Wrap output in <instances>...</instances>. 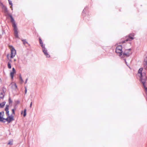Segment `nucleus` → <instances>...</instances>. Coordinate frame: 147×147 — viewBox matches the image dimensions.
Returning <instances> with one entry per match:
<instances>
[{
	"label": "nucleus",
	"mask_w": 147,
	"mask_h": 147,
	"mask_svg": "<svg viewBox=\"0 0 147 147\" xmlns=\"http://www.w3.org/2000/svg\"><path fill=\"white\" fill-rule=\"evenodd\" d=\"M14 61H16V59H14Z\"/></svg>",
	"instance_id": "cd10ccee"
},
{
	"label": "nucleus",
	"mask_w": 147,
	"mask_h": 147,
	"mask_svg": "<svg viewBox=\"0 0 147 147\" xmlns=\"http://www.w3.org/2000/svg\"><path fill=\"white\" fill-rule=\"evenodd\" d=\"M39 41L40 44L41 45V46L42 47V48L45 47V45L43 44V42L41 38H39Z\"/></svg>",
	"instance_id": "f8f14e48"
},
{
	"label": "nucleus",
	"mask_w": 147,
	"mask_h": 147,
	"mask_svg": "<svg viewBox=\"0 0 147 147\" xmlns=\"http://www.w3.org/2000/svg\"><path fill=\"white\" fill-rule=\"evenodd\" d=\"M26 109H25L24 110V117H25L26 115Z\"/></svg>",
	"instance_id": "a211bd4d"
},
{
	"label": "nucleus",
	"mask_w": 147,
	"mask_h": 147,
	"mask_svg": "<svg viewBox=\"0 0 147 147\" xmlns=\"http://www.w3.org/2000/svg\"><path fill=\"white\" fill-rule=\"evenodd\" d=\"M122 47L121 46L119 45L117 46L115 52L116 53H119L120 54H122Z\"/></svg>",
	"instance_id": "0eeeda50"
},
{
	"label": "nucleus",
	"mask_w": 147,
	"mask_h": 147,
	"mask_svg": "<svg viewBox=\"0 0 147 147\" xmlns=\"http://www.w3.org/2000/svg\"><path fill=\"white\" fill-rule=\"evenodd\" d=\"M142 70L143 68H141L139 69L138 71V75L140 77L141 81L146 91V92L147 91V88L145 85L146 77L145 73H142Z\"/></svg>",
	"instance_id": "f257e3e1"
},
{
	"label": "nucleus",
	"mask_w": 147,
	"mask_h": 147,
	"mask_svg": "<svg viewBox=\"0 0 147 147\" xmlns=\"http://www.w3.org/2000/svg\"><path fill=\"white\" fill-rule=\"evenodd\" d=\"M135 34L134 33L130 34L128 38L127 39L125 40L122 41L121 43L123 44L129 40H131L134 39L133 37L134 36Z\"/></svg>",
	"instance_id": "423d86ee"
},
{
	"label": "nucleus",
	"mask_w": 147,
	"mask_h": 147,
	"mask_svg": "<svg viewBox=\"0 0 147 147\" xmlns=\"http://www.w3.org/2000/svg\"><path fill=\"white\" fill-rule=\"evenodd\" d=\"M5 104V102H3L0 104V107L1 108L3 107Z\"/></svg>",
	"instance_id": "dca6fc26"
},
{
	"label": "nucleus",
	"mask_w": 147,
	"mask_h": 147,
	"mask_svg": "<svg viewBox=\"0 0 147 147\" xmlns=\"http://www.w3.org/2000/svg\"><path fill=\"white\" fill-rule=\"evenodd\" d=\"M4 96L2 93H1L0 96V98H3Z\"/></svg>",
	"instance_id": "412c9836"
},
{
	"label": "nucleus",
	"mask_w": 147,
	"mask_h": 147,
	"mask_svg": "<svg viewBox=\"0 0 147 147\" xmlns=\"http://www.w3.org/2000/svg\"><path fill=\"white\" fill-rule=\"evenodd\" d=\"M12 72H13L15 73V72H16V70H15L14 68L13 67L12 68Z\"/></svg>",
	"instance_id": "4be33fe9"
},
{
	"label": "nucleus",
	"mask_w": 147,
	"mask_h": 147,
	"mask_svg": "<svg viewBox=\"0 0 147 147\" xmlns=\"http://www.w3.org/2000/svg\"><path fill=\"white\" fill-rule=\"evenodd\" d=\"M7 66L9 69H10L11 68V63L10 61L8 63Z\"/></svg>",
	"instance_id": "4468645a"
},
{
	"label": "nucleus",
	"mask_w": 147,
	"mask_h": 147,
	"mask_svg": "<svg viewBox=\"0 0 147 147\" xmlns=\"http://www.w3.org/2000/svg\"><path fill=\"white\" fill-rule=\"evenodd\" d=\"M4 113L3 112H0V121L5 122V121H4L5 119L3 117Z\"/></svg>",
	"instance_id": "1a4fd4ad"
},
{
	"label": "nucleus",
	"mask_w": 147,
	"mask_h": 147,
	"mask_svg": "<svg viewBox=\"0 0 147 147\" xmlns=\"http://www.w3.org/2000/svg\"><path fill=\"white\" fill-rule=\"evenodd\" d=\"M9 47L11 50L10 58H13L16 54V51L13 47L11 45H9Z\"/></svg>",
	"instance_id": "20e7f679"
},
{
	"label": "nucleus",
	"mask_w": 147,
	"mask_h": 147,
	"mask_svg": "<svg viewBox=\"0 0 147 147\" xmlns=\"http://www.w3.org/2000/svg\"><path fill=\"white\" fill-rule=\"evenodd\" d=\"M9 104H10L12 102V101L10 98H9Z\"/></svg>",
	"instance_id": "6ab92c4d"
},
{
	"label": "nucleus",
	"mask_w": 147,
	"mask_h": 147,
	"mask_svg": "<svg viewBox=\"0 0 147 147\" xmlns=\"http://www.w3.org/2000/svg\"><path fill=\"white\" fill-rule=\"evenodd\" d=\"M11 88L13 89H16L17 88V86L16 84L14 82H13L11 84Z\"/></svg>",
	"instance_id": "9b49d317"
},
{
	"label": "nucleus",
	"mask_w": 147,
	"mask_h": 147,
	"mask_svg": "<svg viewBox=\"0 0 147 147\" xmlns=\"http://www.w3.org/2000/svg\"><path fill=\"white\" fill-rule=\"evenodd\" d=\"M8 1H9V4L10 5H11V6H10V7L11 9L12 10H13V8H12V1H11L9 0H8Z\"/></svg>",
	"instance_id": "ddd939ff"
},
{
	"label": "nucleus",
	"mask_w": 147,
	"mask_h": 147,
	"mask_svg": "<svg viewBox=\"0 0 147 147\" xmlns=\"http://www.w3.org/2000/svg\"><path fill=\"white\" fill-rule=\"evenodd\" d=\"M0 6H1L3 11L5 13L7 12L8 11L7 8L5 6H4L2 3H1Z\"/></svg>",
	"instance_id": "6e6552de"
},
{
	"label": "nucleus",
	"mask_w": 147,
	"mask_h": 147,
	"mask_svg": "<svg viewBox=\"0 0 147 147\" xmlns=\"http://www.w3.org/2000/svg\"><path fill=\"white\" fill-rule=\"evenodd\" d=\"M26 92H27L26 88H25V94H26Z\"/></svg>",
	"instance_id": "bb28decb"
},
{
	"label": "nucleus",
	"mask_w": 147,
	"mask_h": 147,
	"mask_svg": "<svg viewBox=\"0 0 147 147\" xmlns=\"http://www.w3.org/2000/svg\"><path fill=\"white\" fill-rule=\"evenodd\" d=\"M9 16L11 18V22L12 23L13 26L14 28L15 36L16 37L18 38V32L17 31L18 29L16 26V25L15 24V21L12 16L10 15Z\"/></svg>",
	"instance_id": "7ed1b4c3"
},
{
	"label": "nucleus",
	"mask_w": 147,
	"mask_h": 147,
	"mask_svg": "<svg viewBox=\"0 0 147 147\" xmlns=\"http://www.w3.org/2000/svg\"><path fill=\"white\" fill-rule=\"evenodd\" d=\"M24 44H26L27 43V42L25 41V40H22Z\"/></svg>",
	"instance_id": "5701e85b"
},
{
	"label": "nucleus",
	"mask_w": 147,
	"mask_h": 147,
	"mask_svg": "<svg viewBox=\"0 0 147 147\" xmlns=\"http://www.w3.org/2000/svg\"><path fill=\"white\" fill-rule=\"evenodd\" d=\"M20 81H21V82L22 83L23 82V80L22 79V78L21 77H20Z\"/></svg>",
	"instance_id": "b1692460"
},
{
	"label": "nucleus",
	"mask_w": 147,
	"mask_h": 147,
	"mask_svg": "<svg viewBox=\"0 0 147 147\" xmlns=\"http://www.w3.org/2000/svg\"><path fill=\"white\" fill-rule=\"evenodd\" d=\"M131 54V50L130 49H126L125 50L122 54H121V57H128Z\"/></svg>",
	"instance_id": "39448f33"
},
{
	"label": "nucleus",
	"mask_w": 147,
	"mask_h": 147,
	"mask_svg": "<svg viewBox=\"0 0 147 147\" xmlns=\"http://www.w3.org/2000/svg\"><path fill=\"white\" fill-rule=\"evenodd\" d=\"M13 140H11L9 141L8 144L12 145L13 144Z\"/></svg>",
	"instance_id": "f3484780"
},
{
	"label": "nucleus",
	"mask_w": 147,
	"mask_h": 147,
	"mask_svg": "<svg viewBox=\"0 0 147 147\" xmlns=\"http://www.w3.org/2000/svg\"><path fill=\"white\" fill-rule=\"evenodd\" d=\"M9 54H7V57L8 59H9Z\"/></svg>",
	"instance_id": "393cba45"
},
{
	"label": "nucleus",
	"mask_w": 147,
	"mask_h": 147,
	"mask_svg": "<svg viewBox=\"0 0 147 147\" xmlns=\"http://www.w3.org/2000/svg\"><path fill=\"white\" fill-rule=\"evenodd\" d=\"M43 52L44 53L45 55L47 57H50V55L47 52V51L45 47L42 48Z\"/></svg>",
	"instance_id": "9d476101"
},
{
	"label": "nucleus",
	"mask_w": 147,
	"mask_h": 147,
	"mask_svg": "<svg viewBox=\"0 0 147 147\" xmlns=\"http://www.w3.org/2000/svg\"><path fill=\"white\" fill-rule=\"evenodd\" d=\"M15 73L13 72H11L10 73V76L12 79H13V77L14 74Z\"/></svg>",
	"instance_id": "2eb2a0df"
},
{
	"label": "nucleus",
	"mask_w": 147,
	"mask_h": 147,
	"mask_svg": "<svg viewBox=\"0 0 147 147\" xmlns=\"http://www.w3.org/2000/svg\"><path fill=\"white\" fill-rule=\"evenodd\" d=\"M32 105V102H31L30 104V107H31H31Z\"/></svg>",
	"instance_id": "a878e982"
},
{
	"label": "nucleus",
	"mask_w": 147,
	"mask_h": 147,
	"mask_svg": "<svg viewBox=\"0 0 147 147\" xmlns=\"http://www.w3.org/2000/svg\"><path fill=\"white\" fill-rule=\"evenodd\" d=\"M5 110L6 111V113L7 116V117L5 119L4 121L5 122V121H7L9 123L11 122V121L14 120L13 116L9 115V105H6Z\"/></svg>",
	"instance_id": "f03ea898"
},
{
	"label": "nucleus",
	"mask_w": 147,
	"mask_h": 147,
	"mask_svg": "<svg viewBox=\"0 0 147 147\" xmlns=\"http://www.w3.org/2000/svg\"><path fill=\"white\" fill-rule=\"evenodd\" d=\"M15 109H12V114L13 115H15Z\"/></svg>",
	"instance_id": "aec40b11"
}]
</instances>
